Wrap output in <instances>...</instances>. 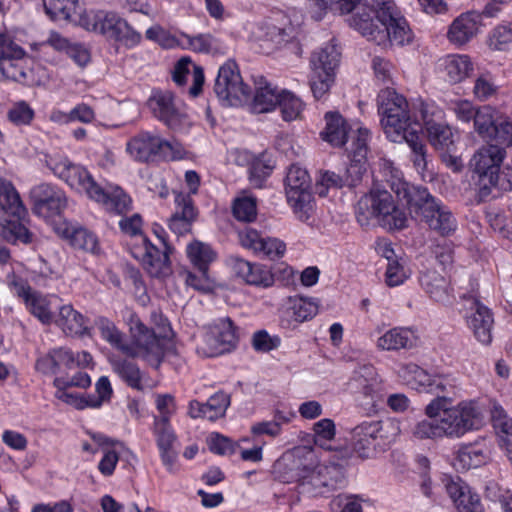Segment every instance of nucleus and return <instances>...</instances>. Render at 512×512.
Masks as SVG:
<instances>
[{"label":"nucleus","mask_w":512,"mask_h":512,"mask_svg":"<svg viewBox=\"0 0 512 512\" xmlns=\"http://www.w3.org/2000/svg\"><path fill=\"white\" fill-rule=\"evenodd\" d=\"M412 433L419 439H435L444 437L438 418H429L418 422Z\"/></svg>","instance_id":"nucleus-56"},{"label":"nucleus","mask_w":512,"mask_h":512,"mask_svg":"<svg viewBox=\"0 0 512 512\" xmlns=\"http://www.w3.org/2000/svg\"><path fill=\"white\" fill-rule=\"evenodd\" d=\"M11 287L15 295L23 300L26 309L42 324L49 325L54 320L50 300L42 293L35 291L21 278H14Z\"/></svg>","instance_id":"nucleus-20"},{"label":"nucleus","mask_w":512,"mask_h":512,"mask_svg":"<svg viewBox=\"0 0 512 512\" xmlns=\"http://www.w3.org/2000/svg\"><path fill=\"white\" fill-rule=\"evenodd\" d=\"M207 443L210 451L219 455L233 454L239 448L237 443H233L229 438L219 433L210 434Z\"/></svg>","instance_id":"nucleus-61"},{"label":"nucleus","mask_w":512,"mask_h":512,"mask_svg":"<svg viewBox=\"0 0 512 512\" xmlns=\"http://www.w3.org/2000/svg\"><path fill=\"white\" fill-rule=\"evenodd\" d=\"M26 209L14 185L0 177V214L22 217Z\"/></svg>","instance_id":"nucleus-40"},{"label":"nucleus","mask_w":512,"mask_h":512,"mask_svg":"<svg viewBox=\"0 0 512 512\" xmlns=\"http://www.w3.org/2000/svg\"><path fill=\"white\" fill-rule=\"evenodd\" d=\"M441 66L446 80L453 84L463 81L473 71V63L468 55H447L442 59Z\"/></svg>","instance_id":"nucleus-38"},{"label":"nucleus","mask_w":512,"mask_h":512,"mask_svg":"<svg viewBox=\"0 0 512 512\" xmlns=\"http://www.w3.org/2000/svg\"><path fill=\"white\" fill-rule=\"evenodd\" d=\"M399 375L405 383L419 392L428 393L434 379L426 370L414 363L403 365L399 370Z\"/></svg>","instance_id":"nucleus-42"},{"label":"nucleus","mask_w":512,"mask_h":512,"mask_svg":"<svg viewBox=\"0 0 512 512\" xmlns=\"http://www.w3.org/2000/svg\"><path fill=\"white\" fill-rule=\"evenodd\" d=\"M285 193L288 204L296 217L306 222L313 213L314 201L311 192V179L306 169L291 165L285 177Z\"/></svg>","instance_id":"nucleus-9"},{"label":"nucleus","mask_w":512,"mask_h":512,"mask_svg":"<svg viewBox=\"0 0 512 512\" xmlns=\"http://www.w3.org/2000/svg\"><path fill=\"white\" fill-rule=\"evenodd\" d=\"M480 25V14L475 12L462 13L450 24L447 38L456 46L465 45L477 35Z\"/></svg>","instance_id":"nucleus-27"},{"label":"nucleus","mask_w":512,"mask_h":512,"mask_svg":"<svg viewBox=\"0 0 512 512\" xmlns=\"http://www.w3.org/2000/svg\"><path fill=\"white\" fill-rule=\"evenodd\" d=\"M420 283L425 292L435 302L448 305L453 302L449 282L436 271H427L422 274Z\"/></svg>","instance_id":"nucleus-35"},{"label":"nucleus","mask_w":512,"mask_h":512,"mask_svg":"<svg viewBox=\"0 0 512 512\" xmlns=\"http://www.w3.org/2000/svg\"><path fill=\"white\" fill-rule=\"evenodd\" d=\"M185 283L201 292H210L213 289V281L208 274V269H197V273L184 272Z\"/></svg>","instance_id":"nucleus-57"},{"label":"nucleus","mask_w":512,"mask_h":512,"mask_svg":"<svg viewBox=\"0 0 512 512\" xmlns=\"http://www.w3.org/2000/svg\"><path fill=\"white\" fill-rule=\"evenodd\" d=\"M493 427L499 437V445L512 463V419L503 411H496Z\"/></svg>","instance_id":"nucleus-46"},{"label":"nucleus","mask_w":512,"mask_h":512,"mask_svg":"<svg viewBox=\"0 0 512 512\" xmlns=\"http://www.w3.org/2000/svg\"><path fill=\"white\" fill-rule=\"evenodd\" d=\"M278 106L285 121H292L300 117L304 104L300 98L289 91H282Z\"/></svg>","instance_id":"nucleus-49"},{"label":"nucleus","mask_w":512,"mask_h":512,"mask_svg":"<svg viewBox=\"0 0 512 512\" xmlns=\"http://www.w3.org/2000/svg\"><path fill=\"white\" fill-rule=\"evenodd\" d=\"M454 504L459 512H483L479 496L472 493L470 488L462 493Z\"/></svg>","instance_id":"nucleus-64"},{"label":"nucleus","mask_w":512,"mask_h":512,"mask_svg":"<svg viewBox=\"0 0 512 512\" xmlns=\"http://www.w3.org/2000/svg\"><path fill=\"white\" fill-rule=\"evenodd\" d=\"M383 423L381 421H365L352 430V441L355 452L361 458H370L384 444Z\"/></svg>","instance_id":"nucleus-22"},{"label":"nucleus","mask_w":512,"mask_h":512,"mask_svg":"<svg viewBox=\"0 0 512 512\" xmlns=\"http://www.w3.org/2000/svg\"><path fill=\"white\" fill-rule=\"evenodd\" d=\"M326 127L321 133L323 139L331 145L341 147L347 142L349 126L338 112L325 114Z\"/></svg>","instance_id":"nucleus-39"},{"label":"nucleus","mask_w":512,"mask_h":512,"mask_svg":"<svg viewBox=\"0 0 512 512\" xmlns=\"http://www.w3.org/2000/svg\"><path fill=\"white\" fill-rule=\"evenodd\" d=\"M491 141H496L498 144L512 146V120L500 114L496 124L495 132L491 135Z\"/></svg>","instance_id":"nucleus-60"},{"label":"nucleus","mask_w":512,"mask_h":512,"mask_svg":"<svg viewBox=\"0 0 512 512\" xmlns=\"http://www.w3.org/2000/svg\"><path fill=\"white\" fill-rule=\"evenodd\" d=\"M70 244L78 250L98 254L100 246L97 236L84 227H71L66 230Z\"/></svg>","instance_id":"nucleus-44"},{"label":"nucleus","mask_w":512,"mask_h":512,"mask_svg":"<svg viewBox=\"0 0 512 512\" xmlns=\"http://www.w3.org/2000/svg\"><path fill=\"white\" fill-rule=\"evenodd\" d=\"M51 118L52 120L62 121L63 123L74 121L91 123L95 119V113L90 106L81 103L71 109L69 113L54 112Z\"/></svg>","instance_id":"nucleus-50"},{"label":"nucleus","mask_w":512,"mask_h":512,"mask_svg":"<svg viewBox=\"0 0 512 512\" xmlns=\"http://www.w3.org/2000/svg\"><path fill=\"white\" fill-rule=\"evenodd\" d=\"M416 342L417 337L412 330L396 327L378 338L377 347L386 351L410 349L416 345Z\"/></svg>","instance_id":"nucleus-37"},{"label":"nucleus","mask_w":512,"mask_h":512,"mask_svg":"<svg viewBox=\"0 0 512 512\" xmlns=\"http://www.w3.org/2000/svg\"><path fill=\"white\" fill-rule=\"evenodd\" d=\"M214 92L228 106H238L250 100V88L243 82L234 61L229 60L219 68Z\"/></svg>","instance_id":"nucleus-14"},{"label":"nucleus","mask_w":512,"mask_h":512,"mask_svg":"<svg viewBox=\"0 0 512 512\" xmlns=\"http://www.w3.org/2000/svg\"><path fill=\"white\" fill-rule=\"evenodd\" d=\"M370 132L366 128H358L356 134L352 136L349 147L346 148L348 152L350 163L345 169L344 181L346 186L355 187L361 180L367 170V153H368V140Z\"/></svg>","instance_id":"nucleus-19"},{"label":"nucleus","mask_w":512,"mask_h":512,"mask_svg":"<svg viewBox=\"0 0 512 512\" xmlns=\"http://www.w3.org/2000/svg\"><path fill=\"white\" fill-rule=\"evenodd\" d=\"M340 50L332 41L313 52L310 59L312 73L335 75L340 63Z\"/></svg>","instance_id":"nucleus-33"},{"label":"nucleus","mask_w":512,"mask_h":512,"mask_svg":"<svg viewBox=\"0 0 512 512\" xmlns=\"http://www.w3.org/2000/svg\"><path fill=\"white\" fill-rule=\"evenodd\" d=\"M418 112L430 144L436 150L449 151L454 139L451 128L443 121V111L434 103L420 102Z\"/></svg>","instance_id":"nucleus-17"},{"label":"nucleus","mask_w":512,"mask_h":512,"mask_svg":"<svg viewBox=\"0 0 512 512\" xmlns=\"http://www.w3.org/2000/svg\"><path fill=\"white\" fill-rule=\"evenodd\" d=\"M240 244L250 249L257 256L277 260L284 256L286 244L278 238L265 236L252 228H245L238 233Z\"/></svg>","instance_id":"nucleus-21"},{"label":"nucleus","mask_w":512,"mask_h":512,"mask_svg":"<svg viewBox=\"0 0 512 512\" xmlns=\"http://www.w3.org/2000/svg\"><path fill=\"white\" fill-rule=\"evenodd\" d=\"M152 432L163 465L170 473H174L176 471L177 452L174 450L173 446L177 440V436L171 426L170 420L165 417H154Z\"/></svg>","instance_id":"nucleus-26"},{"label":"nucleus","mask_w":512,"mask_h":512,"mask_svg":"<svg viewBox=\"0 0 512 512\" xmlns=\"http://www.w3.org/2000/svg\"><path fill=\"white\" fill-rule=\"evenodd\" d=\"M378 22L371 17L370 12H357L349 19V25L359 31L364 37L377 44L387 40L396 45L408 44L412 41L413 33L407 20L397 10Z\"/></svg>","instance_id":"nucleus-5"},{"label":"nucleus","mask_w":512,"mask_h":512,"mask_svg":"<svg viewBox=\"0 0 512 512\" xmlns=\"http://www.w3.org/2000/svg\"><path fill=\"white\" fill-rule=\"evenodd\" d=\"M25 50L9 35L0 34V75L19 83H27L31 70Z\"/></svg>","instance_id":"nucleus-15"},{"label":"nucleus","mask_w":512,"mask_h":512,"mask_svg":"<svg viewBox=\"0 0 512 512\" xmlns=\"http://www.w3.org/2000/svg\"><path fill=\"white\" fill-rule=\"evenodd\" d=\"M355 214L361 226L368 225L373 218L389 230H400L407 224L406 214L396 206L393 196L387 190L372 189L361 197Z\"/></svg>","instance_id":"nucleus-6"},{"label":"nucleus","mask_w":512,"mask_h":512,"mask_svg":"<svg viewBox=\"0 0 512 512\" xmlns=\"http://www.w3.org/2000/svg\"><path fill=\"white\" fill-rule=\"evenodd\" d=\"M410 213L424 222L432 231L441 236H450L457 229V220L448 206L426 188L404 189V196Z\"/></svg>","instance_id":"nucleus-4"},{"label":"nucleus","mask_w":512,"mask_h":512,"mask_svg":"<svg viewBox=\"0 0 512 512\" xmlns=\"http://www.w3.org/2000/svg\"><path fill=\"white\" fill-rule=\"evenodd\" d=\"M504 148L489 144L481 147L473 155L470 165L479 177L480 195L488 196L492 187H497L500 165L505 157Z\"/></svg>","instance_id":"nucleus-12"},{"label":"nucleus","mask_w":512,"mask_h":512,"mask_svg":"<svg viewBox=\"0 0 512 512\" xmlns=\"http://www.w3.org/2000/svg\"><path fill=\"white\" fill-rule=\"evenodd\" d=\"M53 322L66 335L81 336L87 331L85 317L70 304H65L59 308L58 314L54 316Z\"/></svg>","instance_id":"nucleus-36"},{"label":"nucleus","mask_w":512,"mask_h":512,"mask_svg":"<svg viewBox=\"0 0 512 512\" xmlns=\"http://www.w3.org/2000/svg\"><path fill=\"white\" fill-rule=\"evenodd\" d=\"M46 166L72 189L85 193L90 199L98 198L100 185L94 180L89 171L73 164L66 156L60 154L47 155Z\"/></svg>","instance_id":"nucleus-10"},{"label":"nucleus","mask_w":512,"mask_h":512,"mask_svg":"<svg viewBox=\"0 0 512 512\" xmlns=\"http://www.w3.org/2000/svg\"><path fill=\"white\" fill-rule=\"evenodd\" d=\"M500 113L490 105H483L477 108V115L473 119L474 130L483 139H491V135L495 132V124Z\"/></svg>","instance_id":"nucleus-43"},{"label":"nucleus","mask_w":512,"mask_h":512,"mask_svg":"<svg viewBox=\"0 0 512 512\" xmlns=\"http://www.w3.org/2000/svg\"><path fill=\"white\" fill-rule=\"evenodd\" d=\"M410 275L409 269L406 267V261L403 258L387 263L386 283L389 286H398L402 284Z\"/></svg>","instance_id":"nucleus-55"},{"label":"nucleus","mask_w":512,"mask_h":512,"mask_svg":"<svg viewBox=\"0 0 512 512\" xmlns=\"http://www.w3.org/2000/svg\"><path fill=\"white\" fill-rule=\"evenodd\" d=\"M473 95L478 101H487L496 96L498 86L494 76L490 72L480 73L475 79Z\"/></svg>","instance_id":"nucleus-48"},{"label":"nucleus","mask_w":512,"mask_h":512,"mask_svg":"<svg viewBox=\"0 0 512 512\" xmlns=\"http://www.w3.org/2000/svg\"><path fill=\"white\" fill-rule=\"evenodd\" d=\"M98 198H92V200L101 203L104 209L116 215H126L132 210V200L120 187H112L109 189H103L99 187Z\"/></svg>","instance_id":"nucleus-34"},{"label":"nucleus","mask_w":512,"mask_h":512,"mask_svg":"<svg viewBox=\"0 0 512 512\" xmlns=\"http://www.w3.org/2000/svg\"><path fill=\"white\" fill-rule=\"evenodd\" d=\"M153 116L174 131H182L190 126L185 112L176 107L174 96L168 90H155L147 101Z\"/></svg>","instance_id":"nucleus-18"},{"label":"nucleus","mask_w":512,"mask_h":512,"mask_svg":"<svg viewBox=\"0 0 512 512\" xmlns=\"http://www.w3.org/2000/svg\"><path fill=\"white\" fill-rule=\"evenodd\" d=\"M489 47L492 50L505 51L512 47V27L499 25L489 36Z\"/></svg>","instance_id":"nucleus-53"},{"label":"nucleus","mask_w":512,"mask_h":512,"mask_svg":"<svg viewBox=\"0 0 512 512\" xmlns=\"http://www.w3.org/2000/svg\"><path fill=\"white\" fill-rule=\"evenodd\" d=\"M192 74L193 85L189 88V94L197 97L202 92L205 81L202 67L194 64L189 57H182L176 62L172 71L173 81L183 86L187 82V76Z\"/></svg>","instance_id":"nucleus-30"},{"label":"nucleus","mask_w":512,"mask_h":512,"mask_svg":"<svg viewBox=\"0 0 512 512\" xmlns=\"http://www.w3.org/2000/svg\"><path fill=\"white\" fill-rule=\"evenodd\" d=\"M205 404V419L214 421L225 415L230 405V397L224 392H217L212 395Z\"/></svg>","instance_id":"nucleus-51"},{"label":"nucleus","mask_w":512,"mask_h":512,"mask_svg":"<svg viewBox=\"0 0 512 512\" xmlns=\"http://www.w3.org/2000/svg\"><path fill=\"white\" fill-rule=\"evenodd\" d=\"M428 418H438L443 436L459 438L466 432L477 429L479 412L472 402L463 401L452 406L445 399H433L425 408Z\"/></svg>","instance_id":"nucleus-7"},{"label":"nucleus","mask_w":512,"mask_h":512,"mask_svg":"<svg viewBox=\"0 0 512 512\" xmlns=\"http://www.w3.org/2000/svg\"><path fill=\"white\" fill-rule=\"evenodd\" d=\"M88 31L97 32L110 39L130 40L137 42L140 35L132 30L128 23L116 13L107 11H96L86 13L84 11L80 25Z\"/></svg>","instance_id":"nucleus-13"},{"label":"nucleus","mask_w":512,"mask_h":512,"mask_svg":"<svg viewBox=\"0 0 512 512\" xmlns=\"http://www.w3.org/2000/svg\"><path fill=\"white\" fill-rule=\"evenodd\" d=\"M30 195L34 203L33 211L43 218L59 215L66 206L64 192L47 183L33 187Z\"/></svg>","instance_id":"nucleus-23"},{"label":"nucleus","mask_w":512,"mask_h":512,"mask_svg":"<svg viewBox=\"0 0 512 512\" xmlns=\"http://www.w3.org/2000/svg\"><path fill=\"white\" fill-rule=\"evenodd\" d=\"M350 386L361 393L368 401L367 405L375 407L383 398L381 380L376 369L370 364H364L354 370Z\"/></svg>","instance_id":"nucleus-24"},{"label":"nucleus","mask_w":512,"mask_h":512,"mask_svg":"<svg viewBox=\"0 0 512 512\" xmlns=\"http://www.w3.org/2000/svg\"><path fill=\"white\" fill-rule=\"evenodd\" d=\"M230 264L235 274L247 284L269 287L274 283L271 272L260 264H254L239 257H231Z\"/></svg>","instance_id":"nucleus-28"},{"label":"nucleus","mask_w":512,"mask_h":512,"mask_svg":"<svg viewBox=\"0 0 512 512\" xmlns=\"http://www.w3.org/2000/svg\"><path fill=\"white\" fill-rule=\"evenodd\" d=\"M187 255L197 269H209V264L215 259L211 247L200 241H194L187 246Z\"/></svg>","instance_id":"nucleus-47"},{"label":"nucleus","mask_w":512,"mask_h":512,"mask_svg":"<svg viewBox=\"0 0 512 512\" xmlns=\"http://www.w3.org/2000/svg\"><path fill=\"white\" fill-rule=\"evenodd\" d=\"M291 310L294 320L301 323L312 319L318 313V305L311 300L299 298L293 301Z\"/></svg>","instance_id":"nucleus-58"},{"label":"nucleus","mask_w":512,"mask_h":512,"mask_svg":"<svg viewBox=\"0 0 512 512\" xmlns=\"http://www.w3.org/2000/svg\"><path fill=\"white\" fill-rule=\"evenodd\" d=\"M190 49L195 52L209 53L217 50L218 41L210 34H199L197 36L184 35Z\"/></svg>","instance_id":"nucleus-59"},{"label":"nucleus","mask_w":512,"mask_h":512,"mask_svg":"<svg viewBox=\"0 0 512 512\" xmlns=\"http://www.w3.org/2000/svg\"><path fill=\"white\" fill-rule=\"evenodd\" d=\"M378 112L386 137L395 143L405 141L411 149V160L418 171L427 168V147L421 137L422 125L412 122L407 100L394 89L386 88L378 94Z\"/></svg>","instance_id":"nucleus-1"},{"label":"nucleus","mask_w":512,"mask_h":512,"mask_svg":"<svg viewBox=\"0 0 512 512\" xmlns=\"http://www.w3.org/2000/svg\"><path fill=\"white\" fill-rule=\"evenodd\" d=\"M428 393L436 395L434 399H445V404H452L457 392L458 382L457 379L451 375L438 374L434 375L432 384H430Z\"/></svg>","instance_id":"nucleus-45"},{"label":"nucleus","mask_w":512,"mask_h":512,"mask_svg":"<svg viewBox=\"0 0 512 512\" xmlns=\"http://www.w3.org/2000/svg\"><path fill=\"white\" fill-rule=\"evenodd\" d=\"M282 91L272 86L264 77L255 79V93L251 108L255 113H266L273 110L279 103Z\"/></svg>","instance_id":"nucleus-31"},{"label":"nucleus","mask_w":512,"mask_h":512,"mask_svg":"<svg viewBox=\"0 0 512 512\" xmlns=\"http://www.w3.org/2000/svg\"><path fill=\"white\" fill-rule=\"evenodd\" d=\"M238 338L230 318L219 319L203 335L196 351L202 357H216L236 347Z\"/></svg>","instance_id":"nucleus-16"},{"label":"nucleus","mask_w":512,"mask_h":512,"mask_svg":"<svg viewBox=\"0 0 512 512\" xmlns=\"http://www.w3.org/2000/svg\"><path fill=\"white\" fill-rule=\"evenodd\" d=\"M110 363L113 372H115L129 387L138 391L144 390V376L136 363L116 357L111 358Z\"/></svg>","instance_id":"nucleus-41"},{"label":"nucleus","mask_w":512,"mask_h":512,"mask_svg":"<svg viewBox=\"0 0 512 512\" xmlns=\"http://www.w3.org/2000/svg\"><path fill=\"white\" fill-rule=\"evenodd\" d=\"M297 27L284 12H276L266 23V36L277 45L288 43L296 38Z\"/></svg>","instance_id":"nucleus-32"},{"label":"nucleus","mask_w":512,"mask_h":512,"mask_svg":"<svg viewBox=\"0 0 512 512\" xmlns=\"http://www.w3.org/2000/svg\"><path fill=\"white\" fill-rule=\"evenodd\" d=\"M127 152L139 162L154 161L158 158L179 159L183 148L149 132H141L127 143Z\"/></svg>","instance_id":"nucleus-11"},{"label":"nucleus","mask_w":512,"mask_h":512,"mask_svg":"<svg viewBox=\"0 0 512 512\" xmlns=\"http://www.w3.org/2000/svg\"><path fill=\"white\" fill-rule=\"evenodd\" d=\"M175 215L193 223L197 217V210L189 194L177 193L175 196Z\"/></svg>","instance_id":"nucleus-63"},{"label":"nucleus","mask_w":512,"mask_h":512,"mask_svg":"<svg viewBox=\"0 0 512 512\" xmlns=\"http://www.w3.org/2000/svg\"><path fill=\"white\" fill-rule=\"evenodd\" d=\"M233 215L239 221H253L257 215L256 200L251 197L236 199L233 204Z\"/></svg>","instance_id":"nucleus-54"},{"label":"nucleus","mask_w":512,"mask_h":512,"mask_svg":"<svg viewBox=\"0 0 512 512\" xmlns=\"http://www.w3.org/2000/svg\"><path fill=\"white\" fill-rule=\"evenodd\" d=\"M95 325L101 337L112 347L129 357L140 358L154 368L160 366L165 354L163 340L139 319H132L131 344L126 343L125 335L108 318L98 317L95 320Z\"/></svg>","instance_id":"nucleus-2"},{"label":"nucleus","mask_w":512,"mask_h":512,"mask_svg":"<svg viewBox=\"0 0 512 512\" xmlns=\"http://www.w3.org/2000/svg\"><path fill=\"white\" fill-rule=\"evenodd\" d=\"M54 385L57 388L55 392V397L67 404L75 406L77 409H83L85 407H89L87 403V398L79 397L77 394L70 393L66 390L69 386L67 383L60 379L56 378L54 380Z\"/></svg>","instance_id":"nucleus-62"},{"label":"nucleus","mask_w":512,"mask_h":512,"mask_svg":"<svg viewBox=\"0 0 512 512\" xmlns=\"http://www.w3.org/2000/svg\"><path fill=\"white\" fill-rule=\"evenodd\" d=\"M153 232L161 242V247L151 243L146 236H141V243L131 248L132 256L139 260L144 270L156 278L166 277L171 272L169 254L172 249L166 241V233L159 225H154Z\"/></svg>","instance_id":"nucleus-8"},{"label":"nucleus","mask_w":512,"mask_h":512,"mask_svg":"<svg viewBox=\"0 0 512 512\" xmlns=\"http://www.w3.org/2000/svg\"><path fill=\"white\" fill-rule=\"evenodd\" d=\"M468 301L470 302V313L466 317L468 327L478 342L483 345L491 344L494 325L492 311L474 296H470Z\"/></svg>","instance_id":"nucleus-25"},{"label":"nucleus","mask_w":512,"mask_h":512,"mask_svg":"<svg viewBox=\"0 0 512 512\" xmlns=\"http://www.w3.org/2000/svg\"><path fill=\"white\" fill-rule=\"evenodd\" d=\"M46 14L55 21L80 25L85 9L77 0H43Z\"/></svg>","instance_id":"nucleus-29"},{"label":"nucleus","mask_w":512,"mask_h":512,"mask_svg":"<svg viewBox=\"0 0 512 512\" xmlns=\"http://www.w3.org/2000/svg\"><path fill=\"white\" fill-rule=\"evenodd\" d=\"M2 237L11 243L28 244L32 241V233L18 221H10L2 227Z\"/></svg>","instance_id":"nucleus-52"},{"label":"nucleus","mask_w":512,"mask_h":512,"mask_svg":"<svg viewBox=\"0 0 512 512\" xmlns=\"http://www.w3.org/2000/svg\"><path fill=\"white\" fill-rule=\"evenodd\" d=\"M278 465L288 470L287 482H298L302 492L314 496L334 490L343 478L340 464H319L314 468H308L301 458L293 454L285 456Z\"/></svg>","instance_id":"nucleus-3"}]
</instances>
